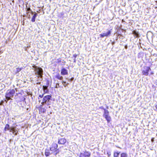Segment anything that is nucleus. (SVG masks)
<instances>
[{
	"mask_svg": "<svg viewBox=\"0 0 157 157\" xmlns=\"http://www.w3.org/2000/svg\"><path fill=\"white\" fill-rule=\"evenodd\" d=\"M36 75L38 77V80L41 81L43 80V70L40 67L35 65L33 66Z\"/></svg>",
	"mask_w": 157,
	"mask_h": 157,
	"instance_id": "1",
	"label": "nucleus"
},
{
	"mask_svg": "<svg viewBox=\"0 0 157 157\" xmlns=\"http://www.w3.org/2000/svg\"><path fill=\"white\" fill-rule=\"evenodd\" d=\"M132 34L135 36L136 37H139V34L138 32H137L136 31H133L132 32Z\"/></svg>",
	"mask_w": 157,
	"mask_h": 157,
	"instance_id": "16",
	"label": "nucleus"
},
{
	"mask_svg": "<svg viewBox=\"0 0 157 157\" xmlns=\"http://www.w3.org/2000/svg\"><path fill=\"white\" fill-rule=\"evenodd\" d=\"M107 32H105L100 34V37L103 38L105 37H107L110 36L112 33V29H107Z\"/></svg>",
	"mask_w": 157,
	"mask_h": 157,
	"instance_id": "4",
	"label": "nucleus"
},
{
	"mask_svg": "<svg viewBox=\"0 0 157 157\" xmlns=\"http://www.w3.org/2000/svg\"><path fill=\"white\" fill-rule=\"evenodd\" d=\"M120 35V34H119V35H118V36H119V35Z\"/></svg>",
	"mask_w": 157,
	"mask_h": 157,
	"instance_id": "32",
	"label": "nucleus"
},
{
	"mask_svg": "<svg viewBox=\"0 0 157 157\" xmlns=\"http://www.w3.org/2000/svg\"><path fill=\"white\" fill-rule=\"evenodd\" d=\"M58 147V145L56 143H53L52 147H50V150L52 151H54Z\"/></svg>",
	"mask_w": 157,
	"mask_h": 157,
	"instance_id": "8",
	"label": "nucleus"
},
{
	"mask_svg": "<svg viewBox=\"0 0 157 157\" xmlns=\"http://www.w3.org/2000/svg\"><path fill=\"white\" fill-rule=\"evenodd\" d=\"M107 154H108V156H109L110 155H111V153H110V152H107Z\"/></svg>",
	"mask_w": 157,
	"mask_h": 157,
	"instance_id": "25",
	"label": "nucleus"
},
{
	"mask_svg": "<svg viewBox=\"0 0 157 157\" xmlns=\"http://www.w3.org/2000/svg\"><path fill=\"white\" fill-rule=\"evenodd\" d=\"M114 43H115V42H112V44H114Z\"/></svg>",
	"mask_w": 157,
	"mask_h": 157,
	"instance_id": "31",
	"label": "nucleus"
},
{
	"mask_svg": "<svg viewBox=\"0 0 157 157\" xmlns=\"http://www.w3.org/2000/svg\"><path fill=\"white\" fill-rule=\"evenodd\" d=\"M128 155L125 153H122L121 154V157H128Z\"/></svg>",
	"mask_w": 157,
	"mask_h": 157,
	"instance_id": "20",
	"label": "nucleus"
},
{
	"mask_svg": "<svg viewBox=\"0 0 157 157\" xmlns=\"http://www.w3.org/2000/svg\"><path fill=\"white\" fill-rule=\"evenodd\" d=\"M155 107L156 109L155 110L157 111V104L155 105Z\"/></svg>",
	"mask_w": 157,
	"mask_h": 157,
	"instance_id": "28",
	"label": "nucleus"
},
{
	"mask_svg": "<svg viewBox=\"0 0 157 157\" xmlns=\"http://www.w3.org/2000/svg\"><path fill=\"white\" fill-rule=\"evenodd\" d=\"M36 16L37 14L36 13H35V14H34L33 16L32 19H31V21L33 22H34L35 21L36 17Z\"/></svg>",
	"mask_w": 157,
	"mask_h": 157,
	"instance_id": "19",
	"label": "nucleus"
},
{
	"mask_svg": "<svg viewBox=\"0 0 157 157\" xmlns=\"http://www.w3.org/2000/svg\"><path fill=\"white\" fill-rule=\"evenodd\" d=\"M40 82H37L36 83V84H40Z\"/></svg>",
	"mask_w": 157,
	"mask_h": 157,
	"instance_id": "29",
	"label": "nucleus"
},
{
	"mask_svg": "<svg viewBox=\"0 0 157 157\" xmlns=\"http://www.w3.org/2000/svg\"><path fill=\"white\" fill-rule=\"evenodd\" d=\"M106 120L107 121L108 123H109L111 121V118L109 115L104 117Z\"/></svg>",
	"mask_w": 157,
	"mask_h": 157,
	"instance_id": "15",
	"label": "nucleus"
},
{
	"mask_svg": "<svg viewBox=\"0 0 157 157\" xmlns=\"http://www.w3.org/2000/svg\"><path fill=\"white\" fill-rule=\"evenodd\" d=\"M43 89L45 93H47L48 92V86H43Z\"/></svg>",
	"mask_w": 157,
	"mask_h": 157,
	"instance_id": "13",
	"label": "nucleus"
},
{
	"mask_svg": "<svg viewBox=\"0 0 157 157\" xmlns=\"http://www.w3.org/2000/svg\"><path fill=\"white\" fill-rule=\"evenodd\" d=\"M45 154L46 156H48L50 155V153L48 149H46L45 150Z\"/></svg>",
	"mask_w": 157,
	"mask_h": 157,
	"instance_id": "14",
	"label": "nucleus"
},
{
	"mask_svg": "<svg viewBox=\"0 0 157 157\" xmlns=\"http://www.w3.org/2000/svg\"><path fill=\"white\" fill-rule=\"evenodd\" d=\"M74 62H76V59L75 58L74 59Z\"/></svg>",
	"mask_w": 157,
	"mask_h": 157,
	"instance_id": "30",
	"label": "nucleus"
},
{
	"mask_svg": "<svg viewBox=\"0 0 157 157\" xmlns=\"http://www.w3.org/2000/svg\"><path fill=\"white\" fill-rule=\"evenodd\" d=\"M109 111L108 110H106L105 109H104V117L108 116L109 115Z\"/></svg>",
	"mask_w": 157,
	"mask_h": 157,
	"instance_id": "18",
	"label": "nucleus"
},
{
	"mask_svg": "<svg viewBox=\"0 0 157 157\" xmlns=\"http://www.w3.org/2000/svg\"><path fill=\"white\" fill-rule=\"evenodd\" d=\"M43 96H44V94L40 95L39 96V97H40V98H42L43 97Z\"/></svg>",
	"mask_w": 157,
	"mask_h": 157,
	"instance_id": "27",
	"label": "nucleus"
},
{
	"mask_svg": "<svg viewBox=\"0 0 157 157\" xmlns=\"http://www.w3.org/2000/svg\"><path fill=\"white\" fill-rule=\"evenodd\" d=\"M55 77L59 80H62L63 78V77L60 76L59 73H57Z\"/></svg>",
	"mask_w": 157,
	"mask_h": 157,
	"instance_id": "12",
	"label": "nucleus"
},
{
	"mask_svg": "<svg viewBox=\"0 0 157 157\" xmlns=\"http://www.w3.org/2000/svg\"><path fill=\"white\" fill-rule=\"evenodd\" d=\"M13 126L12 127H10V125L8 124H7L6 125L5 127L4 128V130L5 131H6L7 130H9L10 131V132H11L12 131V128H13Z\"/></svg>",
	"mask_w": 157,
	"mask_h": 157,
	"instance_id": "10",
	"label": "nucleus"
},
{
	"mask_svg": "<svg viewBox=\"0 0 157 157\" xmlns=\"http://www.w3.org/2000/svg\"><path fill=\"white\" fill-rule=\"evenodd\" d=\"M151 68L148 67H144L142 71V73L143 75L147 76L148 75V72L151 71Z\"/></svg>",
	"mask_w": 157,
	"mask_h": 157,
	"instance_id": "5",
	"label": "nucleus"
},
{
	"mask_svg": "<svg viewBox=\"0 0 157 157\" xmlns=\"http://www.w3.org/2000/svg\"><path fill=\"white\" fill-rule=\"evenodd\" d=\"M61 74L63 75H68V71L65 68H62L61 70Z\"/></svg>",
	"mask_w": 157,
	"mask_h": 157,
	"instance_id": "9",
	"label": "nucleus"
},
{
	"mask_svg": "<svg viewBox=\"0 0 157 157\" xmlns=\"http://www.w3.org/2000/svg\"><path fill=\"white\" fill-rule=\"evenodd\" d=\"M90 153L88 151H83L80 153L79 157H90Z\"/></svg>",
	"mask_w": 157,
	"mask_h": 157,
	"instance_id": "6",
	"label": "nucleus"
},
{
	"mask_svg": "<svg viewBox=\"0 0 157 157\" xmlns=\"http://www.w3.org/2000/svg\"><path fill=\"white\" fill-rule=\"evenodd\" d=\"M59 87V84L58 83H57L56 84V88H58Z\"/></svg>",
	"mask_w": 157,
	"mask_h": 157,
	"instance_id": "24",
	"label": "nucleus"
},
{
	"mask_svg": "<svg viewBox=\"0 0 157 157\" xmlns=\"http://www.w3.org/2000/svg\"><path fill=\"white\" fill-rule=\"evenodd\" d=\"M74 78H72L71 79L67 78V80H68V81L71 82V81H72L73 80Z\"/></svg>",
	"mask_w": 157,
	"mask_h": 157,
	"instance_id": "23",
	"label": "nucleus"
},
{
	"mask_svg": "<svg viewBox=\"0 0 157 157\" xmlns=\"http://www.w3.org/2000/svg\"><path fill=\"white\" fill-rule=\"evenodd\" d=\"M15 93V91L13 89L9 90L7 91L6 93V97L7 101L11 99V98L13 97Z\"/></svg>",
	"mask_w": 157,
	"mask_h": 157,
	"instance_id": "3",
	"label": "nucleus"
},
{
	"mask_svg": "<svg viewBox=\"0 0 157 157\" xmlns=\"http://www.w3.org/2000/svg\"><path fill=\"white\" fill-rule=\"evenodd\" d=\"M21 70V68H16V69H14V71L15 73L16 74L17 73L20 72Z\"/></svg>",
	"mask_w": 157,
	"mask_h": 157,
	"instance_id": "17",
	"label": "nucleus"
},
{
	"mask_svg": "<svg viewBox=\"0 0 157 157\" xmlns=\"http://www.w3.org/2000/svg\"><path fill=\"white\" fill-rule=\"evenodd\" d=\"M66 140L64 138H61L58 140V143L59 144H63L66 143Z\"/></svg>",
	"mask_w": 157,
	"mask_h": 157,
	"instance_id": "11",
	"label": "nucleus"
},
{
	"mask_svg": "<svg viewBox=\"0 0 157 157\" xmlns=\"http://www.w3.org/2000/svg\"><path fill=\"white\" fill-rule=\"evenodd\" d=\"M52 96L50 95H47L44 97L42 99V102L41 104L43 105L44 104L47 105H49L51 104L52 101Z\"/></svg>",
	"mask_w": 157,
	"mask_h": 157,
	"instance_id": "2",
	"label": "nucleus"
},
{
	"mask_svg": "<svg viewBox=\"0 0 157 157\" xmlns=\"http://www.w3.org/2000/svg\"><path fill=\"white\" fill-rule=\"evenodd\" d=\"M12 131L10 132H12L14 136L17 135L18 134V131L16 129V128L15 127H13Z\"/></svg>",
	"mask_w": 157,
	"mask_h": 157,
	"instance_id": "7",
	"label": "nucleus"
},
{
	"mask_svg": "<svg viewBox=\"0 0 157 157\" xmlns=\"http://www.w3.org/2000/svg\"><path fill=\"white\" fill-rule=\"evenodd\" d=\"M62 83L63 84V85L64 87H66L67 86V84H68V83L66 84V82L64 81H62Z\"/></svg>",
	"mask_w": 157,
	"mask_h": 157,
	"instance_id": "22",
	"label": "nucleus"
},
{
	"mask_svg": "<svg viewBox=\"0 0 157 157\" xmlns=\"http://www.w3.org/2000/svg\"><path fill=\"white\" fill-rule=\"evenodd\" d=\"M120 153V152H114V154H113V156L114 157H117L119 154Z\"/></svg>",
	"mask_w": 157,
	"mask_h": 157,
	"instance_id": "21",
	"label": "nucleus"
},
{
	"mask_svg": "<svg viewBox=\"0 0 157 157\" xmlns=\"http://www.w3.org/2000/svg\"><path fill=\"white\" fill-rule=\"evenodd\" d=\"M77 56V55L76 54H75L73 55V57L75 58Z\"/></svg>",
	"mask_w": 157,
	"mask_h": 157,
	"instance_id": "26",
	"label": "nucleus"
}]
</instances>
